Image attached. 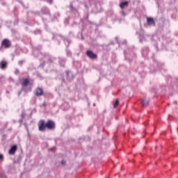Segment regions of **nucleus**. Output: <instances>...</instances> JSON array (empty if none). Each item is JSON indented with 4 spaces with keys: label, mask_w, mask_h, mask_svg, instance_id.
<instances>
[{
    "label": "nucleus",
    "mask_w": 178,
    "mask_h": 178,
    "mask_svg": "<svg viewBox=\"0 0 178 178\" xmlns=\"http://www.w3.org/2000/svg\"><path fill=\"white\" fill-rule=\"evenodd\" d=\"M40 13H42V15H47L49 16H51V11L47 7H42Z\"/></svg>",
    "instance_id": "0eeeda50"
},
{
    "label": "nucleus",
    "mask_w": 178,
    "mask_h": 178,
    "mask_svg": "<svg viewBox=\"0 0 178 178\" xmlns=\"http://www.w3.org/2000/svg\"><path fill=\"white\" fill-rule=\"evenodd\" d=\"M141 54L143 56H148V54H149V47H145L141 50Z\"/></svg>",
    "instance_id": "6e6552de"
},
{
    "label": "nucleus",
    "mask_w": 178,
    "mask_h": 178,
    "mask_svg": "<svg viewBox=\"0 0 178 178\" xmlns=\"http://www.w3.org/2000/svg\"><path fill=\"white\" fill-rule=\"evenodd\" d=\"M125 6H129V1H122L120 3V8L121 9H124V7Z\"/></svg>",
    "instance_id": "9b49d317"
},
{
    "label": "nucleus",
    "mask_w": 178,
    "mask_h": 178,
    "mask_svg": "<svg viewBox=\"0 0 178 178\" xmlns=\"http://www.w3.org/2000/svg\"><path fill=\"white\" fill-rule=\"evenodd\" d=\"M43 106H47V104L45 103H44Z\"/></svg>",
    "instance_id": "bb28decb"
},
{
    "label": "nucleus",
    "mask_w": 178,
    "mask_h": 178,
    "mask_svg": "<svg viewBox=\"0 0 178 178\" xmlns=\"http://www.w3.org/2000/svg\"><path fill=\"white\" fill-rule=\"evenodd\" d=\"M24 115H22V117L24 118Z\"/></svg>",
    "instance_id": "c85d7f7f"
},
{
    "label": "nucleus",
    "mask_w": 178,
    "mask_h": 178,
    "mask_svg": "<svg viewBox=\"0 0 178 178\" xmlns=\"http://www.w3.org/2000/svg\"><path fill=\"white\" fill-rule=\"evenodd\" d=\"M122 15H123V16L126 15V13H124V11H122Z\"/></svg>",
    "instance_id": "5701e85b"
},
{
    "label": "nucleus",
    "mask_w": 178,
    "mask_h": 178,
    "mask_svg": "<svg viewBox=\"0 0 178 178\" xmlns=\"http://www.w3.org/2000/svg\"><path fill=\"white\" fill-rule=\"evenodd\" d=\"M34 95L35 97H42V95H44V89L40 87H37L35 89Z\"/></svg>",
    "instance_id": "39448f33"
},
{
    "label": "nucleus",
    "mask_w": 178,
    "mask_h": 178,
    "mask_svg": "<svg viewBox=\"0 0 178 178\" xmlns=\"http://www.w3.org/2000/svg\"><path fill=\"white\" fill-rule=\"evenodd\" d=\"M24 63V60H21L19 61V66H22Z\"/></svg>",
    "instance_id": "f3484780"
},
{
    "label": "nucleus",
    "mask_w": 178,
    "mask_h": 178,
    "mask_svg": "<svg viewBox=\"0 0 178 178\" xmlns=\"http://www.w3.org/2000/svg\"><path fill=\"white\" fill-rule=\"evenodd\" d=\"M70 10H76V9L74 8V7H73V3H71L70 5Z\"/></svg>",
    "instance_id": "2eb2a0df"
},
{
    "label": "nucleus",
    "mask_w": 178,
    "mask_h": 178,
    "mask_svg": "<svg viewBox=\"0 0 178 178\" xmlns=\"http://www.w3.org/2000/svg\"><path fill=\"white\" fill-rule=\"evenodd\" d=\"M139 41L141 44H143L144 41H147V39L145 38V36H144V35H140L139 37Z\"/></svg>",
    "instance_id": "ddd939ff"
},
{
    "label": "nucleus",
    "mask_w": 178,
    "mask_h": 178,
    "mask_svg": "<svg viewBox=\"0 0 178 178\" xmlns=\"http://www.w3.org/2000/svg\"><path fill=\"white\" fill-rule=\"evenodd\" d=\"M34 33L35 34H41V30L36 29Z\"/></svg>",
    "instance_id": "dca6fc26"
},
{
    "label": "nucleus",
    "mask_w": 178,
    "mask_h": 178,
    "mask_svg": "<svg viewBox=\"0 0 178 178\" xmlns=\"http://www.w3.org/2000/svg\"><path fill=\"white\" fill-rule=\"evenodd\" d=\"M12 47V42L9 39L6 38L1 41L0 46V51H3L4 49H9Z\"/></svg>",
    "instance_id": "7ed1b4c3"
},
{
    "label": "nucleus",
    "mask_w": 178,
    "mask_h": 178,
    "mask_svg": "<svg viewBox=\"0 0 178 178\" xmlns=\"http://www.w3.org/2000/svg\"><path fill=\"white\" fill-rule=\"evenodd\" d=\"M16 151H17V145H14L11 146V147L8 150V154L10 155H15V154H16Z\"/></svg>",
    "instance_id": "423d86ee"
},
{
    "label": "nucleus",
    "mask_w": 178,
    "mask_h": 178,
    "mask_svg": "<svg viewBox=\"0 0 178 178\" xmlns=\"http://www.w3.org/2000/svg\"><path fill=\"white\" fill-rule=\"evenodd\" d=\"M119 106V99H116L115 102L113 103V108H116Z\"/></svg>",
    "instance_id": "4468645a"
},
{
    "label": "nucleus",
    "mask_w": 178,
    "mask_h": 178,
    "mask_svg": "<svg viewBox=\"0 0 178 178\" xmlns=\"http://www.w3.org/2000/svg\"><path fill=\"white\" fill-rule=\"evenodd\" d=\"M174 104H175L176 105H177V102H175Z\"/></svg>",
    "instance_id": "cd10ccee"
},
{
    "label": "nucleus",
    "mask_w": 178,
    "mask_h": 178,
    "mask_svg": "<svg viewBox=\"0 0 178 178\" xmlns=\"http://www.w3.org/2000/svg\"><path fill=\"white\" fill-rule=\"evenodd\" d=\"M67 75L69 76V71H66Z\"/></svg>",
    "instance_id": "a878e982"
},
{
    "label": "nucleus",
    "mask_w": 178,
    "mask_h": 178,
    "mask_svg": "<svg viewBox=\"0 0 178 178\" xmlns=\"http://www.w3.org/2000/svg\"><path fill=\"white\" fill-rule=\"evenodd\" d=\"M149 104V102L148 100H146L145 99H143L141 101L142 106H148Z\"/></svg>",
    "instance_id": "f8f14e48"
},
{
    "label": "nucleus",
    "mask_w": 178,
    "mask_h": 178,
    "mask_svg": "<svg viewBox=\"0 0 178 178\" xmlns=\"http://www.w3.org/2000/svg\"><path fill=\"white\" fill-rule=\"evenodd\" d=\"M35 15H40V12H38V11L35 12Z\"/></svg>",
    "instance_id": "b1692460"
},
{
    "label": "nucleus",
    "mask_w": 178,
    "mask_h": 178,
    "mask_svg": "<svg viewBox=\"0 0 178 178\" xmlns=\"http://www.w3.org/2000/svg\"><path fill=\"white\" fill-rule=\"evenodd\" d=\"M19 73H20V71L18 69H16L15 70V74H19Z\"/></svg>",
    "instance_id": "a211bd4d"
},
{
    "label": "nucleus",
    "mask_w": 178,
    "mask_h": 178,
    "mask_svg": "<svg viewBox=\"0 0 178 178\" xmlns=\"http://www.w3.org/2000/svg\"><path fill=\"white\" fill-rule=\"evenodd\" d=\"M38 127L40 131L44 132L47 130L54 131L56 129V124L52 120H47L45 122L44 120H40L38 122Z\"/></svg>",
    "instance_id": "f257e3e1"
},
{
    "label": "nucleus",
    "mask_w": 178,
    "mask_h": 178,
    "mask_svg": "<svg viewBox=\"0 0 178 178\" xmlns=\"http://www.w3.org/2000/svg\"><path fill=\"white\" fill-rule=\"evenodd\" d=\"M3 161V156L2 154H0V160Z\"/></svg>",
    "instance_id": "412c9836"
},
{
    "label": "nucleus",
    "mask_w": 178,
    "mask_h": 178,
    "mask_svg": "<svg viewBox=\"0 0 178 178\" xmlns=\"http://www.w3.org/2000/svg\"><path fill=\"white\" fill-rule=\"evenodd\" d=\"M6 67H8V61L1 60L0 62V69H1V70H5V69H6Z\"/></svg>",
    "instance_id": "1a4fd4ad"
},
{
    "label": "nucleus",
    "mask_w": 178,
    "mask_h": 178,
    "mask_svg": "<svg viewBox=\"0 0 178 178\" xmlns=\"http://www.w3.org/2000/svg\"><path fill=\"white\" fill-rule=\"evenodd\" d=\"M86 55L88 56V58H89V59H91V60L98 59V55L91 50H87Z\"/></svg>",
    "instance_id": "20e7f679"
},
{
    "label": "nucleus",
    "mask_w": 178,
    "mask_h": 178,
    "mask_svg": "<svg viewBox=\"0 0 178 178\" xmlns=\"http://www.w3.org/2000/svg\"><path fill=\"white\" fill-rule=\"evenodd\" d=\"M40 66L42 67H44V66H45V62H43L42 63L40 64Z\"/></svg>",
    "instance_id": "aec40b11"
},
{
    "label": "nucleus",
    "mask_w": 178,
    "mask_h": 178,
    "mask_svg": "<svg viewBox=\"0 0 178 178\" xmlns=\"http://www.w3.org/2000/svg\"><path fill=\"white\" fill-rule=\"evenodd\" d=\"M21 86L22 91L24 92H30L31 88H27L29 86H34V79L30 77L23 78L21 81Z\"/></svg>",
    "instance_id": "f03ea898"
},
{
    "label": "nucleus",
    "mask_w": 178,
    "mask_h": 178,
    "mask_svg": "<svg viewBox=\"0 0 178 178\" xmlns=\"http://www.w3.org/2000/svg\"><path fill=\"white\" fill-rule=\"evenodd\" d=\"M47 2H49V3H52V0H47Z\"/></svg>",
    "instance_id": "4be33fe9"
},
{
    "label": "nucleus",
    "mask_w": 178,
    "mask_h": 178,
    "mask_svg": "<svg viewBox=\"0 0 178 178\" xmlns=\"http://www.w3.org/2000/svg\"><path fill=\"white\" fill-rule=\"evenodd\" d=\"M147 24L148 26H155V21L152 17H147Z\"/></svg>",
    "instance_id": "9d476101"
},
{
    "label": "nucleus",
    "mask_w": 178,
    "mask_h": 178,
    "mask_svg": "<svg viewBox=\"0 0 178 178\" xmlns=\"http://www.w3.org/2000/svg\"><path fill=\"white\" fill-rule=\"evenodd\" d=\"M61 66H62L63 67H65V63L61 64Z\"/></svg>",
    "instance_id": "393cba45"
},
{
    "label": "nucleus",
    "mask_w": 178,
    "mask_h": 178,
    "mask_svg": "<svg viewBox=\"0 0 178 178\" xmlns=\"http://www.w3.org/2000/svg\"><path fill=\"white\" fill-rule=\"evenodd\" d=\"M61 165H66V161L63 160V161H61Z\"/></svg>",
    "instance_id": "6ab92c4d"
}]
</instances>
